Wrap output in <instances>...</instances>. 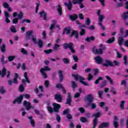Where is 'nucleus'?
<instances>
[{
    "instance_id": "603ef678",
    "label": "nucleus",
    "mask_w": 128,
    "mask_h": 128,
    "mask_svg": "<svg viewBox=\"0 0 128 128\" xmlns=\"http://www.w3.org/2000/svg\"><path fill=\"white\" fill-rule=\"evenodd\" d=\"M81 30L80 32V34L82 36L86 34V29H80Z\"/></svg>"
},
{
    "instance_id": "c85d7f7f",
    "label": "nucleus",
    "mask_w": 128,
    "mask_h": 128,
    "mask_svg": "<svg viewBox=\"0 0 128 128\" xmlns=\"http://www.w3.org/2000/svg\"><path fill=\"white\" fill-rule=\"evenodd\" d=\"M6 74V68H4L0 72V76H1L2 78H4Z\"/></svg>"
},
{
    "instance_id": "9b49d317",
    "label": "nucleus",
    "mask_w": 128,
    "mask_h": 128,
    "mask_svg": "<svg viewBox=\"0 0 128 128\" xmlns=\"http://www.w3.org/2000/svg\"><path fill=\"white\" fill-rule=\"evenodd\" d=\"M24 96L23 95H20V96L17 97L13 102L12 104H16V102H18V104H21L22 102V100L24 98Z\"/></svg>"
},
{
    "instance_id": "72a5a7b5",
    "label": "nucleus",
    "mask_w": 128,
    "mask_h": 128,
    "mask_svg": "<svg viewBox=\"0 0 128 128\" xmlns=\"http://www.w3.org/2000/svg\"><path fill=\"white\" fill-rule=\"evenodd\" d=\"M123 60H124V66H128V56L125 55L124 56L123 58Z\"/></svg>"
},
{
    "instance_id": "0e129e2a",
    "label": "nucleus",
    "mask_w": 128,
    "mask_h": 128,
    "mask_svg": "<svg viewBox=\"0 0 128 128\" xmlns=\"http://www.w3.org/2000/svg\"><path fill=\"white\" fill-rule=\"evenodd\" d=\"M10 30L13 33H16V28H14V26H12L10 28Z\"/></svg>"
},
{
    "instance_id": "ddd939ff",
    "label": "nucleus",
    "mask_w": 128,
    "mask_h": 128,
    "mask_svg": "<svg viewBox=\"0 0 128 128\" xmlns=\"http://www.w3.org/2000/svg\"><path fill=\"white\" fill-rule=\"evenodd\" d=\"M54 100L58 102H62V96L60 94H56L54 96Z\"/></svg>"
},
{
    "instance_id": "f704fd0d",
    "label": "nucleus",
    "mask_w": 128,
    "mask_h": 128,
    "mask_svg": "<svg viewBox=\"0 0 128 128\" xmlns=\"http://www.w3.org/2000/svg\"><path fill=\"white\" fill-rule=\"evenodd\" d=\"M65 31L66 32V34H70V32H72V28L70 26H68L67 28H64Z\"/></svg>"
},
{
    "instance_id": "680f3d73",
    "label": "nucleus",
    "mask_w": 128,
    "mask_h": 128,
    "mask_svg": "<svg viewBox=\"0 0 128 128\" xmlns=\"http://www.w3.org/2000/svg\"><path fill=\"white\" fill-rule=\"evenodd\" d=\"M90 18H87L86 20L85 21V24H86V26H90Z\"/></svg>"
},
{
    "instance_id": "20e7f679",
    "label": "nucleus",
    "mask_w": 128,
    "mask_h": 128,
    "mask_svg": "<svg viewBox=\"0 0 128 128\" xmlns=\"http://www.w3.org/2000/svg\"><path fill=\"white\" fill-rule=\"evenodd\" d=\"M63 46L64 50H68V48H69L72 54H76V50L74 48V44H72V42H70L68 44L64 43L63 44Z\"/></svg>"
},
{
    "instance_id": "6e6552de",
    "label": "nucleus",
    "mask_w": 128,
    "mask_h": 128,
    "mask_svg": "<svg viewBox=\"0 0 128 128\" xmlns=\"http://www.w3.org/2000/svg\"><path fill=\"white\" fill-rule=\"evenodd\" d=\"M23 106L26 108L27 110H30V108H34V107L32 106L30 102H28L26 100L24 101Z\"/></svg>"
},
{
    "instance_id": "69168bd1",
    "label": "nucleus",
    "mask_w": 128,
    "mask_h": 128,
    "mask_svg": "<svg viewBox=\"0 0 128 128\" xmlns=\"http://www.w3.org/2000/svg\"><path fill=\"white\" fill-rule=\"evenodd\" d=\"M72 58L75 62H78V56L76 55H72Z\"/></svg>"
},
{
    "instance_id": "bf43d9fd",
    "label": "nucleus",
    "mask_w": 128,
    "mask_h": 128,
    "mask_svg": "<svg viewBox=\"0 0 128 128\" xmlns=\"http://www.w3.org/2000/svg\"><path fill=\"white\" fill-rule=\"evenodd\" d=\"M72 76L75 78V80H76V82H78V78H80V76L78 74H72Z\"/></svg>"
},
{
    "instance_id": "cd10ccee",
    "label": "nucleus",
    "mask_w": 128,
    "mask_h": 128,
    "mask_svg": "<svg viewBox=\"0 0 128 128\" xmlns=\"http://www.w3.org/2000/svg\"><path fill=\"white\" fill-rule=\"evenodd\" d=\"M90 40H92V42H94V40H96V38H94V36H91L90 38L87 37L85 39V42H90Z\"/></svg>"
},
{
    "instance_id": "a19ab883",
    "label": "nucleus",
    "mask_w": 128,
    "mask_h": 128,
    "mask_svg": "<svg viewBox=\"0 0 128 128\" xmlns=\"http://www.w3.org/2000/svg\"><path fill=\"white\" fill-rule=\"evenodd\" d=\"M0 62L2 64H6L8 62V61H4V56L2 55L0 58Z\"/></svg>"
},
{
    "instance_id": "f257e3e1",
    "label": "nucleus",
    "mask_w": 128,
    "mask_h": 128,
    "mask_svg": "<svg viewBox=\"0 0 128 128\" xmlns=\"http://www.w3.org/2000/svg\"><path fill=\"white\" fill-rule=\"evenodd\" d=\"M102 66L106 68H108V66L114 68V66H120V61L116 60H114L112 62L110 60L106 59L105 60V63L102 64Z\"/></svg>"
},
{
    "instance_id": "c756f323",
    "label": "nucleus",
    "mask_w": 128,
    "mask_h": 128,
    "mask_svg": "<svg viewBox=\"0 0 128 128\" xmlns=\"http://www.w3.org/2000/svg\"><path fill=\"white\" fill-rule=\"evenodd\" d=\"M124 38L122 37H119L118 38V44H119V46H122V44H124Z\"/></svg>"
},
{
    "instance_id": "5701e85b",
    "label": "nucleus",
    "mask_w": 128,
    "mask_h": 128,
    "mask_svg": "<svg viewBox=\"0 0 128 128\" xmlns=\"http://www.w3.org/2000/svg\"><path fill=\"white\" fill-rule=\"evenodd\" d=\"M69 18L71 20L74 22L78 18V16L76 14H73L72 15H69Z\"/></svg>"
},
{
    "instance_id": "dca6fc26",
    "label": "nucleus",
    "mask_w": 128,
    "mask_h": 128,
    "mask_svg": "<svg viewBox=\"0 0 128 128\" xmlns=\"http://www.w3.org/2000/svg\"><path fill=\"white\" fill-rule=\"evenodd\" d=\"M64 72L62 70H59L58 71V74L59 76V81L60 82H64Z\"/></svg>"
},
{
    "instance_id": "7c9ffc66",
    "label": "nucleus",
    "mask_w": 128,
    "mask_h": 128,
    "mask_svg": "<svg viewBox=\"0 0 128 128\" xmlns=\"http://www.w3.org/2000/svg\"><path fill=\"white\" fill-rule=\"evenodd\" d=\"M114 42H116V38L114 36L111 37L107 40L108 44H114Z\"/></svg>"
},
{
    "instance_id": "37998d69",
    "label": "nucleus",
    "mask_w": 128,
    "mask_h": 128,
    "mask_svg": "<svg viewBox=\"0 0 128 128\" xmlns=\"http://www.w3.org/2000/svg\"><path fill=\"white\" fill-rule=\"evenodd\" d=\"M6 92V89L4 86H0V93L4 94Z\"/></svg>"
},
{
    "instance_id": "c03bdc74",
    "label": "nucleus",
    "mask_w": 128,
    "mask_h": 128,
    "mask_svg": "<svg viewBox=\"0 0 128 128\" xmlns=\"http://www.w3.org/2000/svg\"><path fill=\"white\" fill-rule=\"evenodd\" d=\"M18 20H22L24 18V13L22 11L19 12V14H18Z\"/></svg>"
},
{
    "instance_id": "a18cd8bd",
    "label": "nucleus",
    "mask_w": 128,
    "mask_h": 128,
    "mask_svg": "<svg viewBox=\"0 0 128 128\" xmlns=\"http://www.w3.org/2000/svg\"><path fill=\"white\" fill-rule=\"evenodd\" d=\"M14 58H16L15 56H10L8 57V62H12Z\"/></svg>"
},
{
    "instance_id": "79ce46f5",
    "label": "nucleus",
    "mask_w": 128,
    "mask_h": 128,
    "mask_svg": "<svg viewBox=\"0 0 128 128\" xmlns=\"http://www.w3.org/2000/svg\"><path fill=\"white\" fill-rule=\"evenodd\" d=\"M104 80V78H102V76L98 77V79H97L94 82L95 84H100V80Z\"/></svg>"
},
{
    "instance_id": "864d4df0",
    "label": "nucleus",
    "mask_w": 128,
    "mask_h": 128,
    "mask_svg": "<svg viewBox=\"0 0 128 128\" xmlns=\"http://www.w3.org/2000/svg\"><path fill=\"white\" fill-rule=\"evenodd\" d=\"M80 120L82 122H88V119L85 117H81L80 118Z\"/></svg>"
},
{
    "instance_id": "13d9d810",
    "label": "nucleus",
    "mask_w": 128,
    "mask_h": 128,
    "mask_svg": "<svg viewBox=\"0 0 128 128\" xmlns=\"http://www.w3.org/2000/svg\"><path fill=\"white\" fill-rule=\"evenodd\" d=\"M70 114V110L68 108L66 109L63 111V114L64 116H66V114Z\"/></svg>"
},
{
    "instance_id": "aec40b11",
    "label": "nucleus",
    "mask_w": 128,
    "mask_h": 128,
    "mask_svg": "<svg viewBox=\"0 0 128 128\" xmlns=\"http://www.w3.org/2000/svg\"><path fill=\"white\" fill-rule=\"evenodd\" d=\"M32 30L26 32V40H28L30 38V37L32 36Z\"/></svg>"
},
{
    "instance_id": "c9c22d12",
    "label": "nucleus",
    "mask_w": 128,
    "mask_h": 128,
    "mask_svg": "<svg viewBox=\"0 0 128 128\" xmlns=\"http://www.w3.org/2000/svg\"><path fill=\"white\" fill-rule=\"evenodd\" d=\"M84 0H72V4H80V2H82Z\"/></svg>"
},
{
    "instance_id": "2eb2a0df",
    "label": "nucleus",
    "mask_w": 128,
    "mask_h": 128,
    "mask_svg": "<svg viewBox=\"0 0 128 128\" xmlns=\"http://www.w3.org/2000/svg\"><path fill=\"white\" fill-rule=\"evenodd\" d=\"M118 116H116L114 118V120L113 122V124L114 126V128H119L120 125L118 124Z\"/></svg>"
},
{
    "instance_id": "393cba45",
    "label": "nucleus",
    "mask_w": 128,
    "mask_h": 128,
    "mask_svg": "<svg viewBox=\"0 0 128 128\" xmlns=\"http://www.w3.org/2000/svg\"><path fill=\"white\" fill-rule=\"evenodd\" d=\"M57 10L60 16H62V8L60 4L58 5Z\"/></svg>"
},
{
    "instance_id": "09e8293b",
    "label": "nucleus",
    "mask_w": 128,
    "mask_h": 128,
    "mask_svg": "<svg viewBox=\"0 0 128 128\" xmlns=\"http://www.w3.org/2000/svg\"><path fill=\"white\" fill-rule=\"evenodd\" d=\"M47 110H48V112H49L50 114H52L54 112L52 109V108L50 106H48Z\"/></svg>"
},
{
    "instance_id": "4d7b16f0",
    "label": "nucleus",
    "mask_w": 128,
    "mask_h": 128,
    "mask_svg": "<svg viewBox=\"0 0 128 128\" xmlns=\"http://www.w3.org/2000/svg\"><path fill=\"white\" fill-rule=\"evenodd\" d=\"M44 52L46 54H52V50L49 49L47 50H44Z\"/></svg>"
},
{
    "instance_id": "3c124183",
    "label": "nucleus",
    "mask_w": 128,
    "mask_h": 128,
    "mask_svg": "<svg viewBox=\"0 0 128 128\" xmlns=\"http://www.w3.org/2000/svg\"><path fill=\"white\" fill-rule=\"evenodd\" d=\"M32 21L30 19H24L22 22V24H24V22H26L27 24H30Z\"/></svg>"
},
{
    "instance_id": "e2e57ef3",
    "label": "nucleus",
    "mask_w": 128,
    "mask_h": 128,
    "mask_svg": "<svg viewBox=\"0 0 128 128\" xmlns=\"http://www.w3.org/2000/svg\"><path fill=\"white\" fill-rule=\"evenodd\" d=\"M18 18H13L12 24H18Z\"/></svg>"
},
{
    "instance_id": "b1692460",
    "label": "nucleus",
    "mask_w": 128,
    "mask_h": 128,
    "mask_svg": "<svg viewBox=\"0 0 128 128\" xmlns=\"http://www.w3.org/2000/svg\"><path fill=\"white\" fill-rule=\"evenodd\" d=\"M27 118H28V120H30V124L32 126V128H34V126H36V122H34V120L32 119V117L28 116Z\"/></svg>"
},
{
    "instance_id": "5fc2aeb1",
    "label": "nucleus",
    "mask_w": 128,
    "mask_h": 128,
    "mask_svg": "<svg viewBox=\"0 0 128 128\" xmlns=\"http://www.w3.org/2000/svg\"><path fill=\"white\" fill-rule=\"evenodd\" d=\"M1 52H6V44H2L1 46Z\"/></svg>"
},
{
    "instance_id": "a211bd4d",
    "label": "nucleus",
    "mask_w": 128,
    "mask_h": 128,
    "mask_svg": "<svg viewBox=\"0 0 128 128\" xmlns=\"http://www.w3.org/2000/svg\"><path fill=\"white\" fill-rule=\"evenodd\" d=\"M74 36L75 38H80V36L78 35V30H73L70 35V38H72Z\"/></svg>"
},
{
    "instance_id": "4c0bfd02",
    "label": "nucleus",
    "mask_w": 128,
    "mask_h": 128,
    "mask_svg": "<svg viewBox=\"0 0 128 128\" xmlns=\"http://www.w3.org/2000/svg\"><path fill=\"white\" fill-rule=\"evenodd\" d=\"M126 104V101L122 100L120 104V108L122 110H124V104Z\"/></svg>"
},
{
    "instance_id": "39448f33",
    "label": "nucleus",
    "mask_w": 128,
    "mask_h": 128,
    "mask_svg": "<svg viewBox=\"0 0 128 128\" xmlns=\"http://www.w3.org/2000/svg\"><path fill=\"white\" fill-rule=\"evenodd\" d=\"M32 42H33L35 44H38V48H42L44 46V41H42V40L40 39H38V42H36V38H34V36H32Z\"/></svg>"
},
{
    "instance_id": "338daca9",
    "label": "nucleus",
    "mask_w": 128,
    "mask_h": 128,
    "mask_svg": "<svg viewBox=\"0 0 128 128\" xmlns=\"http://www.w3.org/2000/svg\"><path fill=\"white\" fill-rule=\"evenodd\" d=\"M92 78H94V76H92V74H89L88 75V80L90 82L91 80H92Z\"/></svg>"
},
{
    "instance_id": "f03ea898",
    "label": "nucleus",
    "mask_w": 128,
    "mask_h": 128,
    "mask_svg": "<svg viewBox=\"0 0 128 128\" xmlns=\"http://www.w3.org/2000/svg\"><path fill=\"white\" fill-rule=\"evenodd\" d=\"M86 100L88 102V106H90L92 110H96V104L94 102V94H88L86 97Z\"/></svg>"
},
{
    "instance_id": "9d476101",
    "label": "nucleus",
    "mask_w": 128,
    "mask_h": 128,
    "mask_svg": "<svg viewBox=\"0 0 128 128\" xmlns=\"http://www.w3.org/2000/svg\"><path fill=\"white\" fill-rule=\"evenodd\" d=\"M64 6H66V8H67V10H72V1L68 0V2L64 3Z\"/></svg>"
},
{
    "instance_id": "473e14b6",
    "label": "nucleus",
    "mask_w": 128,
    "mask_h": 128,
    "mask_svg": "<svg viewBox=\"0 0 128 128\" xmlns=\"http://www.w3.org/2000/svg\"><path fill=\"white\" fill-rule=\"evenodd\" d=\"M25 80H26V82L28 84H30V79L28 78V72H25L24 73V76Z\"/></svg>"
},
{
    "instance_id": "6ab92c4d",
    "label": "nucleus",
    "mask_w": 128,
    "mask_h": 128,
    "mask_svg": "<svg viewBox=\"0 0 128 128\" xmlns=\"http://www.w3.org/2000/svg\"><path fill=\"white\" fill-rule=\"evenodd\" d=\"M110 126V122H103L98 126V128H106Z\"/></svg>"
},
{
    "instance_id": "f3484780",
    "label": "nucleus",
    "mask_w": 128,
    "mask_h": 128,
    "mask_svg": "<svg viewBox=\"0 0 128 128\" xmlns=\"http://www.w3.org/2000/svg\"><path fill=\"white\" fill-rule=\"evenodd\" d=\"M94 60H95L96 64H102V62H104V59H102L100 56H97L95 57Z\"/></svg>"
},
{
    "instance_id": "774afa93",
    "label": "nucleus",
    "mask_w": 128,
    "mask_h": 128,
    "mask_svg": "<svg viewBox=\"0 0 128 128\" xmlns=\"http://www.w3.org/2000/svg\"><path fill=\"white\" fill-rule=\"evenodd\" d=\"M21 52L23 54H28V51L25 50L24 48H21Z\"/></svg>"
},
{
    "instance_id": "ea45409f",
    "label": "nucleus",
    "mask_w": 128,
    "mask_h": 128,
    "mask_svg": "<svg viewBox=\"0 0 128 128\" xmlns=\"http://www.w3.org/2000/svg\"><path fill=\"white\" fill-rule=\"evenodd\" d=\"M62 60L64 64H70V60H68V58H64Z\"/></svg>"
},
{
    "instance_id": "052dcab7",
    "label": "nucleus",
    "mask_w": 128,
    "mask_h": 128,
    "mask_svg": "<svg viewBox=\"0 0 128 128\" xmlns=\"http://www.w3.org/2000/svg\"><path fill=\"white\" fill-rule=\"evenodd\" d=\"M94 76H98L100 72V70L98 68H96L94 70Z\"/></svg>"
},
{
    "instance_id": "58836bf2",
    "label": "nucleus",
    "mask_w": 128,
    "mask_h": 128,
    "mask_svg": "<svg viewBox=\"0 0 128 128\" xmlns=\"http://www.w3.org/2000/svg\"><path fill=\"white\" fill-rule=\"evenodd\" d=\"M71 82H72V88L73 90H74V88H76L78 86V84H76V83L74 81H72Z\"/></svg>"
},
{
    "instance_id": "412c9836",
    "label": "nucleus",
    "mask_w": 128,
    "mask_h": 128,
    "mask_svg": "<svg viewBox=\"0 0 128 128\" xmlns=\"http://www.w3.org/2000/svg\"><path fill=\"white\" fill-rule=\"evenodd\" d=\"M4 16L6 18L5 19V22L6 24H10V20L8 19L10 18V14H8V12H4Z\"/></svg>"
},
{
    "instance_id": "bb28decb",
    "label": "nucleus",
    "mask_w": 128,
    "mask_h": 128,
    "mask_svg": "<svg viewBox=\"0 0 128 128\" xmlns=\"http://www.w3.org/2000/svg\"><path fill=\"white\" fill-rule=\"evenodd\" d=\"M15 76L13 79L12 82L13 84H18V74L17 73H15Z\"/></svg>"
},
{
    "instance_id": "6e6d98bb",
    "label": "nucleus",
    "mask_w": 128,
    "mask_h": 128,
    "mask_svg": "<svg viewBox=\"0 0 128 128\" xmlns=\"http://www.w3.org/2000/svg\"><path fill=\"white\" fill-rule=\"evenodd\" d=\"M19 90L20 92H23L24 90V85L20 84V86Z\"/></svg>"
},
{
    "instance_id": "423d86ee",
    "label": "nucleus",
    "mask_w": 128,
    "mask_h": 128,
    "mask_svg": "<svg viewBox=\"0 0 128 128\" xmlns=\"http://www.w3.org/2000/svg\"><path fill=\"white\" fill-rule=\"evenodd\" d=\"M50 68L48 66H44L43 68H41L40 72L44 78H48V74H46L44 72H50Z\"/></svg>"
},
{
    "instance_id": "49530a36",
    "label": "nucleus",
    "mask_w": 128,
    "mask_h": 128,
    "mask_svg": "<svg viewBox=\"0 0 128 128\" xmlns=\"http://www.w3.org/2000/svg\"><path fill=\"white\" fill-rule=\"evenodd\" d=\"M106 84H108V82H106V80H104L102 82V84L100 86V88H104L106 86Z\"/></svg>"
},
{
    "instance_id": "2f4dec72",
    "label": "nucleus",
    "mask_w": 128,
    "mask_h": 128,
    "mask_svg": "<svg viewBox=\"0 0 128 128\" xmlns=\"http://www.w3.org/2000/svg\"><path fill=\"white\" fill-rule=\"evenodd\" d=\"M60 46L58 44H55L53 46V50L54 52H58L60 50Z\"/></svg>"
},
{
    "instance_id": "1a4fd4ad",
    "label": "nucleus",
    "mask_w": 128,
    "mask_h": 128,
    "mask_svg": "<svg viewBox=\"0 0 128 128\" xmlns=\"http://www.w3.org/2000/svg\"><path fill=\"white\" fill-rule=\"evenodd\" d=\"M72 94L68 93V96H67V100H66V104H68L69 106H72Z\"/></svg>"
},
{
    "instance_id": "f8f14e48",
    "label": "nucleus",
    "mask_w": 128,
    "mask_h": 128,
    "mask_svg": "<svg viewBox=\"0 0 128 128\" xmlns=\"http://www.w3.org/2000/svg\"><path fill=\"white\" fill-rule=\"evenodd\" d=\"M54 110L55 112H58L61 108L60 104L56 103H53Z\"/></svg>"
},
{
    "instance_id": "de8ad7c7",
    "label": "nucleus",
    "mask_w": 128,
    "mask_h": 128,
    "mask_svg": "<svg viewBox=\"0 0 128 128\" xmlns=\"http://www.w3.org/2000/svg\"><path fill=\"white\" fill-rule=\"evenodd\" d=\"M122 86H124L125 88H128V82H126V80H124L121 82Z\"/></svg>"
},
{
    "instance_id": "a878e982",
    "label": "nucleus",
    "mask_w": 128,
    "mask_h": 128,
    "mask_svg": "<svg viewBox=\"0 0 128 128\" xmlns=\"http://www.w3.org/2000/svg\"><path fill=\"white\" fill-rule=\"evenodd\" d=\"M122 20H124V22H126V20H128V10L127 12H124L123 14V15L122 16Z\"/></svg>"
},
{
    "instance_id": "4be33fe9",
    "label": "nucleus",
    "mask_w": 128,
    "mask_h": 128,
    "mask_svg": "<svg viewBox=\"0 0 128 128\" xmlns=\"http://www.w3.org/2000/svg\"><path fill=\"white\" fill-rule=\"evenodd\" d=\"M40 18H42L43 16V20H46L47 14L46 12H44V11L42 10L41 12H40Z\"/></svg>"
},
{
    "instance_id": "0eeeda50",
    "label": "nucleus",
    "mask_w": 128,
    "mask_h": 128,
    "mask_svg": "<svg viewBox=\"0 0 128 128\" xmlns=\"http://www.w3.org/2000/svg\"><path fill=\"white\" fill-rule=\"evenodd\" d=\"M104 18H106V17L104 16L102 14H101V16H99L98 18V22H99V23H98V26H101L102 29L103 30H106V26L102 25V22H103Z\"/></svg>"
},
{
    "instance_id": "8fccbe9b",
    "label": "nucleus",
    "mask_w": 128,
    "mask_h": 128,
    "mask_svg": "<svg viewBox=\"0 0 128 128\" xmlns=\"http://www.w3.org/2000/svg\"><path fill=\"white\" fill-rule=\"evenodd\" d=\"M78 112H80L81 114H84V112H86V110H84V108L82 107H80L78 108Z\"/></svg>"
},
{
    "instance_id": "e433bc0d",
    "label": "nucleus",
    "mask_w": 128,
    "mask_h": 128,
    "mask_svg": "<svg viewBox=\"0 0 128 128\" xmlns=\"http://www.w3.org/2000/svg\"><path fill=\"white\" fill-rule=\"evenodd\" d=\"M106 78L109 82L110 84H112V86H114V81L112 80V78L108 76H106Z\"/></svg>"
},
{
    "instance_id": "4468645a",
    "label": "nucleus",
    "mask_w": 128,
    "mask_h": 128,
    "mask_svg": "<svg viewBox=\"0 0 128 128\" xmlns=\"http://www.w3.org/2000/svg\"><path fill=\"white\" fill-rule=\"evenodd\" d=\"M79 79V82L80 84H82L86 86H90V84H88V82L84 81V78L80 76Z\"/></svg>"
},
{
    "instance_id": "7ed1b4c3",
    "label": "nucleus",
    "mask_w": 128,
    "mask_h": 128,
    "mask_svg": "<svg viewBox=\"0 0 128 128\" xmlns=\"http://www.w3.org/2000/svg\"><path fill=\"white\" fill-rule=\"evenodd\" d=\"M92 118H94L93 120V128H96L98 126V118L102 116V112L100 111L92 115Z\"/></svg>"
}]
</instances>
